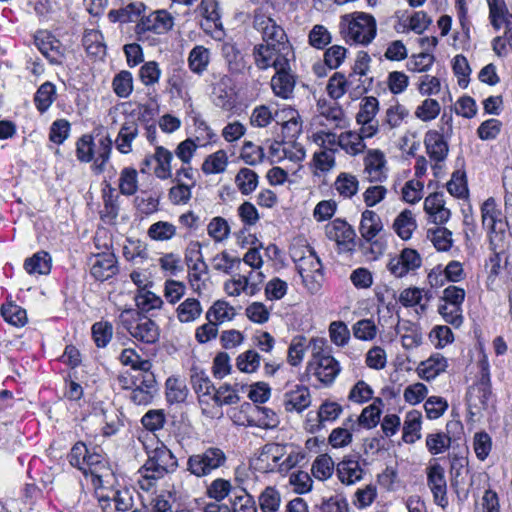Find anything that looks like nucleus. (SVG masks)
<instances>
[{"instance_id": "1", "label": "nucleus", "mask_w": 512, "mask_h": 512, "mask_svg": "<svg viewBox=\"0 0 512 512\" xmlns=\"http://www.w3.org/2000/svg\"><path fill=\"white\" fill-rule=\"evenodd\" d=\"M147 460L139 469L138 483L141 489L149 491L155 482L165 475L175 472L179 466L176 456L163 443L153 449L146 447Z\"/></svg>"}, {"instance_id": "2", "label": "nucleus", "mask_w": 512, "mask_h": 512, "mask_svg": "<svg viewBox=\"0 0 512 512\" xmlns=\"http://www.w3.org/2000/svg\"><path fill=\"white\" fill-rule=\"evenodd\" d=\"M119 323L138 341L153 344L159 339L157 324L136 309H125L119 315Z\"/></svg>"}, {"instance_id": "3", "label": "nucleus", "mask_w": 512, "mask_h": 512, "mask_svg": "<svg viewBox=\"0 0 512 512\" xmlns=\"http://www.w3.org/2000/svg\"><path fill=\"white\" fill-rule=\"evenodd\" d=\"M255 66L259 70L274 68L275 71L287 67L294 56L292 46L276 47L275 44H256L252 50Z\"/></svg>"}, {"instance_id": "4", "label": "nucleus", "mask_w": 512, "mask_h": 512, "mask_svg": "<svg viewBox=\"0 0 512 512\" xmlns=\"http://www.w3.org/2000/svg\"><path fill=\"white\" fill-rule=\"evenodd\" d=\"M224 451L218 447H209L202 453L191 455L187 461V470L196 477H204L226 463Z\"/></svg>"}, {"instance_id": "5", "label": "nucleus", "mask_w": 512, "mask_h": 512, "mask_svg": "<svg viewBox=\"0 0 512 512\" xmlns=\"http://www.w3.org/2000/svg\"><path fill=\"white\" fill-rule=\"evenodd\" d=\"M376 31V20L372 15L355 12L347 25L346 38L357 44L368 45L375 38Z\"/></svg>"}, {"instance_id": "6", "label": "nucleus", "mask_w": 512, "mask_h": 512, "mask_svg": "<svg viewBox=\"0 0 512 512\" xmlns=\"http://www.w3.org/2000/svg\"><path fill=\"white\" fill-rule=\"evenodd\" d=\"M492 397L489 366L487 362H482L480 379L467 391V403L471 410L480 412L488 409Z\"/></svg>"}, {"instance_id": "7", "label": "nucleus", "mask_w": 512, "mask_h": 512, "mask_svg": "<svg viewBox=\"0 0 512 512\" xmlns=\"http://www.w3.org/2000/svg\"><path fill=\"white\" fill-rule=\"evenodd\" d=\"M303 284L311 291L319 288L322 278V263L313 248L307 247L306 252L294 259Z\"/></svg>"}, {"instance_id": "8", "label": "nucleus", "mask_w": 512, "mask_h": 512, "mask_svg": "<svg viewBox=\"0 0 512 512\" xmlns=\"http://www.w3.org/2000/svg\"><path fill=\"white\" fill-rule=\"evenodd\" d=\"M152 111L150 107L144 106L139 110L137 119L132 115L125 119L115 139V146L120 153L128 154L132 151V142L139 134L138 121L145 122L147 116H152Z\"/></svg>"}, {"instance_id": "9", "label": "nucleus", "mask_w": 512, "mask_h": 512, "mask_svg": "<svg viewBox=\"0 0 512 512\" xmlns=\"http://www.w3.org/2000/svg\"><path fill=\"white\" fill-rule=\"evenodd\" d=\"M174 25L173 17L165 10H158L150 13L148 16H142L135 26V33L138 40H142L146 32L155 34H164L172 29Z\"/></svg>"}, {"instance_id": "10", "label": "nucleus", "mask_w": 512, "mask_h": 512, "mask_svg": "<svg viewBox=\"0 0 512 512\" xmlns=\"http://www.w3.org/2000/svg\"><path fill=\"white\" fill-rule=\"evenodd\" d=\"M422 265L420 254L412 248H404L398 255L392 257L388 264V271L397 278L406 276Z\"/></svg>"}, {"instance_id": "11", "label": "nucleus", "mask_w": 512, "mask_h": 512, "mask_svg": "<svg viewBox=\"0 0 512 512\" xmlns=\"http://www.w3.org/2000/svg\"><path fill=\"white\" fill-rule=\"evenodd\" d=\"M35 45L52 64H62L65 47L47 30L38 31L34 36Z\"/></svg>"}, {"instance_id": "12", "label": "nucleus", "mask_w": 512, "mask_h": 512, "mask_svg": "<svg viewBox=\"0 0 512 512\" xmlns=\"http://www.w3.org/2000/svg\"><path fill=\"white\" fill-rule=\"evenodd\" d=\"M427 485L433 494L434 502L442 509L447 508V483L444 468L440 464L435 463L427 468Z\"/></svg>"}, {"instance_id": "13", "label": "nucleus", "mask_w": 512, "mask_h": 512, "mask_svg": "<svg viewBox=\"0 0 512 512\" xmlns=\"http://www.w3.org/2000/svg\"><path fill=\"white\" fill-rule=\"evenodd\" d=\"M254 27L262 33V44H275L276 47L291 46L284 29L272 18L257 16Z\"/></svg>"}, {"instance_id": "14", "label": "nucleus", "mask_w": 512, "mask_h": 512, "mask_svg": "<svg viewBox=\"0 0 512 512\" xmlns=\"http://www.w3.org/2000/svg\"><path fill=\"white\" fill-rule=\"evenodd\" d=\"M307 370L317 377L324 384H331L341 368L338 361L331 355L320 357L317 360H311L308 363Z\"/></svg>"}, {"instance_id": "15", "label": "nucleus", "mask_w": 512, "mask_h": 512, "mask_svg": "<svg viewBox=\"0 0 512 512\" xmlns=\"http://www.w3.org/2000/svg\"><path fill=\"white\" fill-rule=\"evenodd\" d=\"M296 76L292 73L290 63L275 71L271 78V89L275 96L284 100L293 98Z\"/></svg>"}, {"instance_id": "16", "label": "nucleus", "mask_w": 512, "mask_h": 512, "mask_svg": "<svg viewBox=\"0 0 512 512\" xmlns=\"http://www.w3.org/2000/svg\"><path fill=\"white\" fill-rule=\"evenodd\" d=\"M326 236L338 245H345L349 250L356 246V233L353 227L342 219H335L325 228Z\"/></svg>"}, {"instance_id": "17", "label": "nucleus", "mask_w": 512, "mask_h": 512, "mask_svg": "<svg viewBox=\"0 0 512 512\" xmlns=\"http://www.w3.org/2000/svg\"><path fill=\"white\" fill-rule=\"evenodd\" d=\"M382 230L383 223L376 212L372 210H365L362 212L359 232L365 242L370 243L372 246L381 247V243L374 239Z\"/></svg>"}, {"instance_id": "18", "label": "nucleus", "mask_w": 512, "mask_h": 512, "mask_svg": "<svg viewBox=\"0 0 512 512\" xmlns=\"http://www.w3.org/2000/svg\"><path fill=\"white\" fill-rule=\"evenodd\" d=\"M90 271L96 280H108L118 272L116 256L111 252L95 255Z\"/></svg>"}, {"instance_id": "19", "label": "nucleus", "mask_w": 512, "mask_h": 512, "mask_svg": "<svg viewBox=\"0 0 512 512\" xmlns=\"http://www.w3.org/2000/svg\"><path fill=\"white\" fill-rule=\"evenodd\" d=\"M311 404L310 391L306 386L295 385L283 396V406L287 412H302Z\"/></svg>"}, {"instance_id": "20", "label": "nucleus", "mask_w": 512, "mask_h": 512, "mask_svg": "<svg viewBox=\"0 0 512 512\" xmlns=\"http://www.w3.org/2000/svg\"><path fill=\"white\" fill-rule=\"evenodd\" d=\"M424 145L426 153L436 163L443 162L447 158L449 146L440 132L436 130L427 131L424 137Z\"/></svg>"}, {"instance_id": "21", "label": "nucleus", "mask_w": 512, "mask_h": 512, "mask_svg": "<svg viewBox=\"0 0 512 512\" xmlns=\"http://www.w3.org/2000/svg\"><path fill=\"white\" fill-rule=\"evenodd\" d=\"M146 10V5L141 2H132L120 9H112L108 12L107 17L112 23L119 22L126 24L139 21Z\"/></svg>"}, {"instance_id": "22", "label": "nucleus", "mask_w": 512, "mask_h": 512, "mask_svg": "<svg viewBox=\"0 0 512 512\" xmlns=\"http://www.w3.org/2000/svg\"><path fill=\"white\" fill-rule=\"evenodd\" d=\"M339 480L346 485H352L363 478V470L354 456L344 457L337 465Z\"/></svg>"}, {"instance_id": "23", "label": "nucleus", "mask_w": 512, "mask_h": 512, "mask_svg": "<svg viewBox=\"0 0 512 512\" xmlns=\"http://www.w3.org/2000/svg\"><path fill=\"white\" fill-rule=\"evenodd\" d=\"M385 157L379 150H371L365 158V172L370 182H382L386 179Z\"/></svg>"}, {"instance_id": "24", "label": "nucleus", "mask_w": 512, "mask_h": 512, "mask_svg": "<svg viewBox=\"0 0 512 512\" xmlns=\"http://www.w3.org/2000/svg\"><path fill=\"white\" fill-rule=\"evenodd\" d=\"M191 384L200 402L209 404L215 390L209 376L204 371L193 368L191 370Z\"/></svg>"}, {"instance_id": "25", "label": "nucleus", "mask_w": 512, "mask_h": 512, "mask_svg": "<svg viewBox=\"0 0 512 512\" xmlns=\"http://www.w3.org/2000/svg\"><path fill=\"white\" fill-rule=\"evenodd\" d=\"M446 368L447 359L440 354H434L427 360L422 361L417 370L422 379L430 381L444 372Z\"/></svg>"}, {"instance_id": "26", "label": "nucleus", "mask_w": 512, "mask_h": 512, "mask_svg": "<svg viewBox=\"0 0 512 512\" xmlns=\"http://www.w3.org/2000/svg\"><path fill=\"white\" fill-rule=\"evenodd\" d=\"M222 54L232 74H243L245 70L251 69V66H247L244 56L235 45L225 43L222 46Z\"/></svg>"}, {"instance_id": "27", "label": "nucleus", "mask_w": 512, "mask_h": 512, "mask_svg": "<svg viewBox=\"0 0 512 512\" xmlns=\"http://www.w3.org/2000/svg\"><path fill=\"white\" fill-rule=\"evenodd\" d=\"M487 4L492 26L499 30L502 25H505V28L511 31L512 14L508 12L505 3L500 0H487Z\"/></svg>"}, {"instance_id": "28", "label": "nucleus", "mask_w": 512, "mask_h": 512, "mask_svg": "<svg viewBox=\"0 0 512 512\" xmlns=\"http://www.w3.org/2000/svg\"><path fill=\"white\" fill-rule=\"evenodd\" d=\"M24 268L29 274L46 275L51 270V257L45 251L37 252L25 260Z\"/></svg>"}, {"instance_id": "29", "label": "nucleus", "mask_w": 512, "mask_h": 512, "mask_svg": "<svg viewBox=\"0 0 512 512\" xmlns=\"http://www.w3.org/2000/svg\"><path fill=\"white\" fill-rule=\"evenodd\" d=\"M155 162L157 163L154 168L155 175L160 179H168L172 176L171 161L173 159L172 153L163 146L155 148Z\"/></svg>"}, {"instance_id": "30", "label": "nucleus", "mask_w": 512, "mask_h": 512, "mask_svg": "<svg viewBox=\"0 0 512 512\" xmlns=\"http://www.w3.org/2000/svg\"><path fill=\"white\" fill-rule=\"evenodd\" d=\"M417 224L413 217V213L405 209L395 219L393 228L397 235L403 239L408 240L411 238L413 231L416 229Z\"/></svg>"}, {"instance_id": "31", "label": "nucleus", "mask_w": 512, "mask_h": 512, "mask_svg": "<svg viewBox=\"0 0 512 512\" xmlns=\"http://www.w3.org/2000/svg\"><path fill=\"white\" fill-rule=\"evenodd\" d=\"M231 512H257L256 503L246 489L239 487L230 499Z\"/></svg>"}, {"instance_id": "32", "label": "nucleus", "mask_w": 512, "mask_h": 512, "mask_svg": "<svg viewBox=\"0 0 512 512\" xmlns=\"http://www.w3.org/2000/svg\"><path fill=\"white\" fill-rule=\"evenodd\" d=\"M201 15L205 18L210 28L222 30L221 13L217 0H202L200 4Z\"/></svg>"}, {"instance_id": "33", "label": "nucleus", "mask_w": 512, "mask_h": 512, "mask_svg": "<svg viewBox=\"0 0 512 512\" xmlns=\"http://www.w3.org/2000/svg\"><path fill=\"white\" fill-rule=\"evenodd\" d=\"M201 313V304L195 298H187L177 308V318L182 323L195 321L200 317Z\"/></svg>"}, {"instance_id": "34", "label": "nucleus", "mask_w": 512, "mask_h": 512, "mask_svg": "<svg viewBox=\"0 0 512 512\" xmlns=\"http://www.w3.org/2000/svg\"><path fill=\"white\" fill-rule=\"evenodd\" d=\"M235 316V309L223 300L216 301L206 312V319L218 324L231 320Z\"/></svg>"}, {"instance_id": "35", "label": "nucleus", "mask_w": 512, "mask_h": 512, "mask_svg": "<svg viewBox=\"0 0 512 512\" xmlns=\"http://www.w3.org/2000/svg\"><path fill=\"white\" fill-rule=\"evenodd\" d=\"M239 487H233L230 481L217 478L211 482L207 488V495L209 498L214 499L216 503L223 501L229 494L234 496V492Z\"/></svg>"}, {"instance_id": "36", "label": "nucleus", "mask_w": 512, "mask_h": 512, "mask_svg": "<svg viewBox=\"0 0 512 512\" xmlns=\"http://www.w3.org/2000/svg\"><path fill=\"white\" fill-rule=\"evenodd\" d=\"M235 183L241 194L249 195L258 186V175L249 168H241L235 177Z\"/></svg>"}, {"instance_id": "37", "label": "nucleus", "mask_w": 512, "mask_h": 512, "mask_svg": "<svg viewBox=\"0 0 512 512\" xmlns=\"http://www.w3.org/2000/svg\"><path fill=\"white\" fill-rule=\"evenodd\" d=\"M338 146H340L343 150L351 155H357L363 152L365 149L363 136L352 131H348L339 135Z\"/></svg>"}, {"instance_id": "38", "label": "nucleus", "mask_w": 512, "mask_h": 512, "mask_svg": "<svg viewBox=\"0 0 512 512\" xmlns=\"http://www.w3.org/2000/svg\"><path fill=\"white\" fill-rule=\"evenodd\" d=\"M166 399L170 404L182 403L185 401L188 389L184 382L176 377H169L165 383Z\"/></svg>"}, {"instance_id": "39", "label": "nucleus", "mask_w": 512, "mask_h": 512, "mask_svg": "<svg viewBox=\"0 0 512 512\" xmlns=\"http://www.w3.org/2000/svg\"><path fill=\"white\" fill-rule=\"evenodd\" d=\"M56 96V87L53 83L47 81L43 83L35 93L34 102L40 112H45L54 102Z\"/></svg>"}, {"instance_id": "40", "label": "nucleus", "mask_w": 512, "mask_h": 512, "mask_svg": "<svg viewBox=\"0 0 512 512\" xmlns=\"http://www.w3.org/2000/svg\"><path fill=\"white\" fill-rule=\"evenodd\" d=\"M427 238L438 251H448L453 244L452 232L445 227H437L427 230Z\"/></svg>"}, {"instance_id": "41", "label": "nucleus", "mask_w": 512, "mask_h": 512, "mask_svg": "<svg viewBox=\"0 0 512 512\" xmlns=\"http://www.w3.org/2000/svg\"><path fill=\"white\" fill-rule=\"evenodd\" d=\"M337 192L344 198H351L359 189V181L356 176L349 173H340L334 183Z\"/></svg>"}, {"instance_id": "42", "label": "nucleus", "mask_w": 512, "mask_h": 512, "mask_svg": "<svg viewBox=\"0 0 512 512\" xmlns=\"http://www.w3.org/2000/svg\"><path fill=\"white\" fill-rule=\"evenodd\" d=\"M82 42L88 54L94 56L105 54L103 35L100 31L95 29L86 30Z\"/></svg>"}, {"instance_id": "43", "label": "nucleus", "mask_w": 512, "mask_h": 512, "mask_svg": "<svg viewBox=\"0 0 512 512\" xmlns=\"http://www.w3.org/2000/svg\"><path fill=\"white\" fill-rule=\"evenodd\" d=\"M258 503L262 512H276L281 504V495L277 489L268 486L259 495Z\"/></svg>"}, {"instance_id": "44", "label": "nucleus", "mask_w": 512, "mask_h": 512, "mask_svg": "<svg viewBox=\"0 0 512 512\" xmlns=\"http://www.w3.org/2000/svg\"><path fill=\"white\" fill-rule=\"evenodd\" d=\"M228 164V157L224 150H218L206 157L202 164V171L205 174H218L225 171Z\"/></svg>"}, {"instance_id": "45", "label": "nucleus", "mask_w": 512, "mask_h": 512, "mask_svg": "<svg viewBox=\"0 0 512 512\" xmlns=\"http://www.w3.org/2000/svg\"><path fill=\"white\" fill-rule=\"evenodd\" d=\"M138 189V175L136 169L125 167L119 177V190L124 196H132Z\"/></svg>"}, {"instance_id": "46", "label": "nucleus", "mask_w": 512, "mask_h": 512, "mask_svg": "<svg viewBox=\"0 0 512 512\" xmlns=\"http://www.w3.org/2000/svg\"><path fill=\"white\" fill-rule=\"evenodd\" d=\"M420 417L421 416L418 412H410L407 414V417H406V420H405L404 426H403L402 439L404 442L412 444L421 437V435H420V429H421Z\"/></svg>"}, {"instance_id": "47", "label": "nucleus", "mask_w": 512, "mask_h": 512, "mask_svg": "<svg viewBox=\"0 0 512 512\" xmlns=\"http://www.w3.org/2000/svg\"><path fill=\"white\" fill-rule=\"evenodd\" d=\"M210 53L204 46H195L189 53L188 63L190 69L195 73H202L209 63Z\"/></svg>"}, {"instance_id": "48", "label": "nucleus", "mask_w": 512, "mask_h": 512, "mask_svg": "<svg viewBox=\"0 0 512 512\" xmlns=\"http://www.w3.org/2000/svg\"><path fill=\"white\" fill-rule=\"evenodd\" d=\"M177 228L170 222L158 221L153 223L147 231V235L155 241H168L176 235Z\"/></svg>"}, {"instance_id": "49", "label": "nucleus", "mask_w": 512, "mask_h": 512, "mask_svg": "<svg viewBox=\"0 0 512 512\" xmlns=\"http://www.w3.org/2000/svg\"><path fill=\"white\" fill-rule=\"evenodd\" d=\"M1 314L5 321L14 326L21 327L27 323L26 310L12 302L2 305Z\"/></svg>"}, {"instance_id": "50", "label": "nucleus", "mask_w": 512, "mask_h": 512, "mask_svg": "<svg viewBox=\"0 0 512 512\" xmlns=\"http://www.w3.org/2000/svg\"><path fill=\"white\" fill-rule=\"evenodd\" d=\"M285 445H281L278 443H268L262 447V450L259 455V460L261 462H266L267 467L273 469L279 462V460L285 454Z\"/></svg>"}, {"instance_id": "51", "label": "nucleus", "mask_w": 512, "mask_h": 512, "mask_svg": "<svg viewBox=\"0 0 512 512\" xmlns=\"http://www.w3.org/2000/svg\"><path fill=\"white\" fill-rule=\"evenodd\" d=\"M382 405V399L376 398L371 405L365 407L358 418L359 424L368 429L375 427L380 420V406Z\"/></svg>"}, {"instance_id": "52", "label": "nucleus", "mask_w": 512, "mask_h": 512, "mask_svg": "<svg viewBox=\"0 0 512 512\" xmlns=\"http://www.w3.org/2000/svg\"><path fill=\"white\" fill-rule=\"evenodd\" d=\"M319 114L326 120L331 121L335 126L340 127L343 121L344 113L342 108L336 102H327L319 100L317 103Z\"/></svg>"}, {"instance_id": "53", "label": "nucleus", "mask_w": 512, "mask_h": 512, "mask_svg": "<svg viewBox=\"0 0 512 512\" xmlns=\"http://www.w3.org/2000/svg\"><path fill=\"white\" fill-rule=\"evenodd\" d=\"M135 495H137V491L134 488L122 487L116 490L112 497L116 510L120 512L130 511L134 506Z\"/></svg>"}, {"instance_id": "54", "label": "nucleus", "mask_w": 512, "mask_h": 512, "mask_svg": "<svg viewBox=\"0 0 512 512\" xmlns=\"http://www.w3.org/2000/svg\"><path fill=\"white\" fill-rule=\"evenodd\" d=\"M312 474L319 480H326L331 477L334 471V462L327 454L319 455L312 464Z\"/></svg>"}, {"instance_id": "55", "label": "nucleus", "mask_w": 512, "mask_h": 512, "mask_svg": "<svg viewBox=\"0 0 512 512\" xmlns=\"http://www.w3.org/2000/svg\"><path fill=\"white\" fill-rule=\"evenodd\" d=\"M115 94L120 98H127L133 91V76L131 72L123 70L119 72L112 82Z\"/></svg>"}, {"instance_id": "56", "label": "nucleus", "mask_w": 512, "mask_h": 512, "mask_svg": "<svg viewBox=\"0 0 512 512\" xmlns=\"http://www.w3.org/2000/svg\"><path fill=\"white\" fill-rule=\"evenodd\" d=\"M482 224L494 225L498 222H507L502 218V212L498 209L494 198L490 197L485 200L481 206Z\"/></svg>"}, {"instance_id": "57", "label": "nucleus", "mask_w": 512, "mask_h": 512, "mask_svg": "<svg viewBox=\"0 0 512 512\" xmlns=\"http://www.w3.org/2000/svg\"><path fill=\"white\" fill-rule=\"evenodd\" d=\"M400 329L404 331L401 335V343L405 349H414L422 343V333L416 325L406 322Z\"/></svg>"}, {"instance_id": "58", "label": "nucleus", "mask_w": 512, "mask_h": 512, "mask_svg": "<svg viewBox=\"0 0 512 512\" xmlns=\"http://www.w3.org/2000/svg\"><path fill=\"white\" fill-rule=\"evenodd\" d=\"M120 361L123 365L131 366L134 370L146 371L150 370L152 364L149 360L142 359L134 349H123L120 354Z\"/></svg>"}, {"instance_id": "59", "label": "nucleus", "mask_w": 512, "mask_h": 512, "mask_svg": "<svg viewBox=\"0 0 512 512\" xmlns=\"http://www.w3.org/2000/svg\"><path fill=\"white\" fill-rule=\"evenodd\" d=\"M332 41V36L328 29L321 24L312 27L308 34V42L310 46L316 49H324Z\"/></svg>"}, {"instance_id": "60", "label": "nucleus", "mask_w": 512, "mask_h": 512, "mask_svg": "<svg viewBox=\"0 0 512 512\" xmlns=\"http://www.w3.org/2000/svg\"><path fill=\"white\" fill-rule=\"evenodd\" d=\"M113 335V326L110 322L101 321L96 322L92 326V336L95 344L99 348H104L108 345Z\"/></svg>"}, {"instance_id": "61", "label": "nucleus", "mask_w": 512, "mask_h": 512, "mask_svg": "<svg viewBox=\"0 0 512 512\" xmlns=\"http://www.w3.org/2000/svg\"><path fill=\"white\" fill-rule=\"evenodd\" d=\"M111 150L112 140L108 136L100 139L97 155L93 163V169L96 173L99 174L105 170V166L110 158Z\"/></svg>"}, {"instance_id": "62", "label": "nucleus", "mask_w": 512, "mask_h": 512, "mask_svg": "<svg viewBox=\"0 0 512 512\" xmlns=\"http://www.w3.org/2000/svg\"><path fill=\"white\" fill-rule=\"evenodd\" d=\"M240 155L242 160L251 166L260 164L265 157L264 149L253 144L251 141L244 142Z\"/></svg>"}, {"instance_id": "63", "label": "nucleus", "mask_w": 512, "mask_h": 512, "mask_svg": "<svg viewBox=\"0 0 512 512\" xmlns=\"http://www.w3.org/2000/svg\"><path fill=\"white\" fill-rule=\"evenodd\" d=\"M260 365V355L254 350H248L238 355L236 366L241 372L253 373Z\"/></svg>"}, {"instance_id": "64", "label": "nucleus", "mask_w": 512, "mask_h": 512, "mask_svg": "<svg viewBox=\"0 0 512 512\" xmlns=\"http://www.w3.org/2000/svg\"><path fill=\"white\" fill-rule=\"evenodd\" d=\"M378 100L375 97H366L360 106V110L356 115L358 124H366L367 122L374 121L378 112Z\"/></svg>"}]
</instances>
